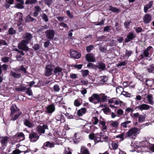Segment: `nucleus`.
<instances>
[{
    "label": "nucleus",
    "mask_w": 154,
    "mask_h": 154,
    "mask_svg": "<svg viewBox=\"0 0 154 154\" xmlns=\"http://www.w3.org/2000/svg\"><path fill=\"white\" fill-rule=\"evenodd\" d=\"M107 97L103 94H94L89 98L88 100L91 102L96 104L98 103H101L102 102H105Z\"/></svg>",
    "instance_id": "obj_1"
},
{
    "label": "nucleus",
    "mask_w": 154,
    "mask_h": 154,
    "mask_svg": "<svg viewBox=\"0 0 154 154\" xmlns=\"http://www.w3.org/2000/svg\"><path fill=\"white\" fill-rule=\"evenodd\" d=\"M10 110L11 116H12L14 114V115L11 118L12 120L14 121L17 120L22 114V112L19 111V109L17 108L15 105L13 104L10 108Z\"/></svg>",
    "instance_id": "obj_2"
},
{
    "label": "nucleus",
    "mask_w": 154,
    "mask_h": 154,
    "mask_svg": "<svg viewBox=\"0 0 154 154\" xmlns=\"http://www.w3.org/2000/svg\"><path fill=\"white\" fill-rule=\"evenodd\" d=\"M139 131L137 128H131L125 134V137L134 139L137 136V132Z\"/></svg>",
    "instance_id": "obj_3"
},
{
    "label": "nucleus",
    "mask_w": 154,
    "mask_h": 154,
    "mask_svg": "<svg viewBox=\"0 0 154 154\" xmlns=\"http://www.w3.org/2000/svg\"><path fill=\"white\" fill-rule=\"evenodd\" d=\"M29 44L28 42L26 41L23 40L19 43L18 47L19 49L23 50V51H29V48L27 46Z\"/></svg>",
    "instance_id": "obj_4"
},
{
    "label": "nucleus",
    "mask_w": 154,
    "mask_h": 154,
    "mask_svg": "<svg viewBox=\"0 0 154 154\" xmlns=\"http://www.w3.org/2000/svg\"><path fill=\"white\" fill-rule=\"evenodd\" d=\"M54 67L53 66L50 65H48L45 68V75L48 76L51 75L52 74V70Z\"/></svg>",
    "instance_id": "obj_5"
},
{
    "label": "nucleus",
    "mask_w": 154,
    "mask_h": 154,
    "mask_svg": "<svg viewBox=\"0 0 154 154\" xmlns=\"http://www.w3.org/2000/svg\"><path fill=\"white\" fill-rule=\"evenodd\" d=\"M48 129V126L45 125H43L42 126L39 125L36 128V130L40 135L42 134H44L45 129Z\"/></svg>",
    "instance_id": "obj_6"
},
{
    "label": "nucleus",
    "mask_w": 154,
    "mask_h": 154,
    "mask_svg": "<svg viewBox=\"0 0 154 154\" xmlns=\"http://www.w3.org/2000/svg\"><path fill=\"white\" fill-rule=\"evenodd\" d=\"M55 34L54 31L52 29H48L45 32V35L47 38L49 39H52L54 38Z\"/></svg>",
    "instance_id": "obj_7"
},
{
    "label": "nucleus",
    "mask_w": 154,
    "mask_h": 154,
    "mask_svg": "<svg viewBox=\"0 0 154 154\" xmlns=\"http://www.w3.org/2000/svg\"><path fill=\"white\" fill-rule=\"evenodd\" d=\"M152 19L151 15L149 14H145L143 18V22L145 24L149 23Z\"/></svg>",
    "instance_id": "obj_8"
},
{
    "label": "nucleus",
    "mask_w": 154,
    "mask_h": 154,
    "mask_svg": "<svg viewBox=\"0 0 154 154\" xmlns=\"http://www.w3.org/2000/svg\"><path fill=\"white\" fill-rule=\"evenodd\" d=\"M39 138V136L35 132H32L29 134V138L32 142L36 141Z\"/></svg>",
    "instance_id": "obj_9"
},
{
    "label": "nucleus",
    "mask_w": 154,
    "mask_h": 154,
    "mask_svg": "<svg viewBox=\"0 0 154 154\" xmlns=\"http://www.w3.org/2000/svg\"><path fill=\"white\" fill-rule=\"evenodd\" d=\"M70 55L71 57L74 59H79L80 58L81 56L80 54L74 50L71 51Z\"/></svg>",
    "instance_id": "obj_10"
},
{
    "label": "nucleus",
    "mask_w": 154,
    "mask_h": 154,
    "mask_svg": "<svg viewBox=\"0 0 154 154\" xmlns=\"http://www.w3.org/2000/svg\"><path fill=\"white\" fill-rule=\"evenodd\" d=\"M135 37V35L133 32H129L127 35L126 38L125 39V42L127 43L132 40Z\"/></svg>",
    "instance_id": "obj_11"
},
{
    "label": "nucleus",
    "mask_w": 154,
    "mask_h": 154,
    "mask_svg": "<svg viewBox=\"0 0 154 154\" xmlns=\"http://www.w3.org/2000/svg\"><path fill=\"white\" fill-rule=\"evenodd\" d=\"M151 106L146 104H142L137 106V108L141 111L149 109Z\"/></svg>",
    "instance_id": "obj_12"
},
{
    "label": "nucleus",
    "mask_w": 154,
    "mask_h": 154,
    "mask_svg": "<svg viewBox=\"0 0 154 154\" xmlns=\"http://www.w3.org/2000/svg\"><path fill=\"white\" fill-rule=\"evenodd\" d=\"M23 36V38L25 39L24 40L28 42L29 43V42L31 41L32 38V34L28 32H26L24 33Z\"/></svg>",
    "instance_id": "obj_13"
},
{
    "label": "nucleus",
    "mask_w": 154,
    "mask_h": 154,
    "mask_svg": "<svg viewBox=\"0 0 154 154\" xmlns=\"http://www.w3.org/2000/svg\"><path fill=\"white\" fill-rule=\"evenodd\" d=\"M86 60L89 62H94L95 61V58L94 55L91 54H88L85 56Z\"/></svg>",
    "instance_id": "obj_14"
},
{
    "label": "nucleus",
    "mask_w": 154,
    "mask_h": 154,
    "mask_svg": "<svg viewBox=\"0 0 154 154\" xmlns=\"http://www.w3.org/2000/svg\"><path fill=\"white\" fill-rule=\"evenodd\" d=\"M55 110V108L53 105L51 104L48 105L46 107V112L48 113H51L53 112Z\"/></svg>",
    "instance_id": "obj_15"
},
{
    "label": "nucleus",
    "mask_w": 154,
    "mask_h": 154,
    "mask_svg": "<svg viewBox=\"0 0 154 154\" xmlns=\"http://www.w3.org/2000/svg\"><path fill=\"white\" fill-rule=\"evenodd\" d=\"M147 143H148L146 142H141L140 143L139 145H138L137 146V148L140 149V148H141V150L139 149H138V150L139 151H140L141 152H143V150H142V148H143V147H146L147 146Z\"/></svg>",
    "instance_id": "obj_16"
},
{
    "label": "nucleus",
    "mask_w": 154,
    "mask_h": 154,
    "mask_svg": "<svg viewBox=\"0 0 154 154\" xmlns=\"http://www.w3.org/2000/svg\"><path fill=\"white\" fill-rule=\"evenodd\" d=\"M86 110V109L85 108H81L77 111V114L78 116H81L85 113Z\"/></svg>",
    "instance_id": "obj_17"
},
{
    "label": "nucleus",
    "mask_w": 154,
    "mask_h": 154,
    "mask_svg": "<svg viewBox=\"0 0 154 154\" xmlns=\"http://www.w3.org/2000/svg\"><path fill=\"white\" fill-rule=\"evenodd\" d=\"M23 123L24 125L29 128H32L34 126L33 123L31 122L27 119H24L23 120Z\"/></svg>",
    "instance_id": "obj_18"
},
{
    "label": "nucleus",
    "mask_w": 154,
    "mask_h": 154,
    "mask_svg": "<svg viewBox=\"0 0 154 154\" xmlns=\"http://www.w3.org/2000/svg\"><path fill=\"white\" fill-rule=\"evenodd\" d=\"M153 4V1H150L148 4L146 5L144 8V11L145 13L147 12L148 10L152 7Z\"/></svg>",
    "instance_id": "obj_19"
},
{
    "label": "nucleus",
    "mask_w": 154,
    "mask_h": 154,
    "mask_svg": "<svg viewBox=\"0 0 154 154\" xmlns=\"http://www.w3.org/2000/svg\"><path fill=\"white\" fill-rule=\"evenodd\" d=\"M151 49H152V47L149 46L146 49L144 50L143 51V54L145 57H148L149 56V51Z\"/></svg>",
    "instance_id": "obj_20"
},
{
    "label": "nucleus",
    "mask_w": 154,
    "mask_h": 154,
    "mask_svg": "<svg viewBox=\"0 0 154 154\" xmlns=\"http://www.w3.org/2000/svg\"><path fill=\"white\" fill-rule=\"evenodd\" d=\"M81 153L80 154H90L89 151L85 146H82L81 148Z\"/></svg>",
    "instance_id": "obj_21"
},
{
    "label": "nucleus",
    "mask_w": 154,
    "mask_h": 154,
    "mask_svg": "<svg viewBox=\"0 0 154 154\" xmlns=\"http://www.w3.org/2000/svg\"><path fill=\"white\" fill-rule=\"evenodd\" d=\"M96 67L102 70H104L106 68V66L104 63L102 62H100L96 66Z\"/></svg>",
    "instance_id": "obj_22"
},
{
    "label": "nucleus",
    "mask_w": 154,
    "mask_h": 154,
    "mask_svg": "<svg viewBox=\"0 0 154 154\" xmlns=\"http://www.w3.org/2000/svg\"><path fill=\"white\" fill-rule=\"evenodd\" d=\"M16 17H15V19L19 22H21L22 20L23 15L20 12H18L16 14Z\"/></svg>",
    "instance_id": "obj_23"
},
{
    "label": "nucleus",
    "mask_w": 154,
    "mask_h": 154,
    "mask_svg": "<svg viewBox=\"0 0 154 154\" xmlns=\"http://www.w3.org/2000/svg\"><path fill=\"white\" fill-rule=\"evenodd\" d=\"M99 124L101 126L102 130L104 131L107 129V126L104 121L100 120L99 121Z\"/></svg>",
    "instance_id": "obj_24"
},
{
    "label": "nucleus",
    "mask_w": 154,
    "mask_h": 154,
    "mask_svg": "<svg viewBox=\"0 0 154 154\" xmlns=\"http://www.w3.org/2000/svg\"><path fill=\"white\" fill-rule=\"evenodd\" d=\"M148 100L150 104L153 105L154 102L153 100V97L152 95H148L147 97Z\"/></svg>",
    "instance_id": "obj_25"
},
{
    "label": "nucleus",
    "mask_w": 154,
    "mask_h": 154,
    "mask_svg": "<svg viewBox=\"0 0 154 154\" xmlns=\"http://www.w3.org/2000/svg\"><path fill=\"white\" fill-rule=\"evenodd\" d=\"M62 69L60 67H57L55 68L54 72L55 74H59L60 73H62Z\"/></svg>",
    "instance_id": "obj_26"
},
{
    "label": "nucleus",
    "mask_w": 154,
    "mask_h": 154,
    "mask_svg": "<svg viewBox=\"0 0 154 154\" xmlns=\"http://www.w3.org/2000/svg\"><path fill=\"white\" fill-rule=\"evenodd\" d=\"M80 134L79 133H76L74 135V137L75 138V140H73L74 143H77L80 141V139H79Z\"/></svg>",
    "instance_id": "obj_27"
},
{
    "label": "nucleus",
    "mask_w": 154,
    "mask_h": 154,
    "mask_svg": "<svg viewBox=\"0 0 154 154\" xmlns=\"http://www.w3.org/2000/svg\"><path fill=\"white\" fill-rule=\"evenodd\" d=\"M147 70L149 73H154V64H153L149 65L147 68Z\"/></svg>",
    "instance_id": "obj_28"
},
{
    "label": "nucleus",
    "mask_w": 154,
    "mask_h": 154,
    "mask_svg": "<svg viewBox=\"0 0 154 154\" xmlns=\"http://www.w3.org/2000/svg\"><path fill=\"white\" fill-rule=\"evenodd\" d=\"M131 123V121H125L123 122L121 124V127L123 128H126L127 127L128 125Z\"/></svg>",
    "instance_id": "obj_29"
},
{
    "label": "nucleus",
    "mask_w": 154,
    "mask_h": 154,
    "mask_svg": "<svg viewBox=\"0 0 154 154\" xmlns=\"http://www.w3.org/2000/svg\"><path fill=\"white\" fill-rule=\"evenodd\" d=\"M146 115H140L138 118V121L140 123H142L145 121Z\"/></svg>",
    "instance_id": "obj_30"
},
{
    "label": "nucleus",
    "mask_w": 154,
    "mask_h": 154,
    "mask_svg": "<svg viewBox=\"0 0 154 154\" xmlns=\"http://www.w3.org/2000/svg\"><path fill=\"white\" fill-rule=\"evenodd\" d=\"M109 9L115 13H118L120 11V10L119 9L111 6H110L109 7Z\"/></svg>",
    "instance_id": "obj_31"
},
{
    "label": "nucleus",
    "mask_w": 154,
    "mask_h": 154,
    "mask_svg": "<svg viewBox=\"0 0 154 154\" xmlns=\"http://www.w3.org/2000/svg\"><path fill=\"white\" fill-rule=\"evenodd\" d=\"M11 74L13 77L16 78H19L21 76V74L20 73H16L13 71L11 72Z\"/></svg>",
    "instance_id": "obj_32"
},
{
    "label": "nucleus",
    "mask_w": 154,
    "mask_h": 154,
    "mask_svg": "<svg viewBox=\"0 0 154 154\" xmlns=\"http://www.w3.org/2000/svg\"><path fill=\"white\" fill-rule=\"evenodd\" d=\"M2 67L3 68V70L6 71L7 70L8 67V65L7 64H3L2 66L0 64V75L1 74L2 72Z\"/></svg>",
    "instance_id": "obj_33"
},
{
    "label": "nucleus",
    "mask_w": 154,
    "mask_h": 154,
    "mask_svg": "<svg viewBox=\"0 0 154 154\" xmlns=\"http://www.w3.org/2000/svg\"><path fill=\"white\" fill-rule=\"evenodd\" d=\"M44 146L46 147L52 148L54 147V145L53 143H51L49 141H48L44 143Z\"/></svg>",
    "instance_id": "obj_34"
},
{
    "label": "nucleus",
    "mask_w": 154,
    "mask_h": 154,
    "mask_svg": "<svg viewBox=\"0 0 154 154\" xmlns=\"http://www.w3.org/2000/svg\"><path fill=\"white\" fill-rule=\"evenodd\" d=\"M74 104L75 106H79L82 104V101L76 99L74 101Z\"/></svg>",
    "instance_id": "obj_35"
},
{
    "label": "nucleus",
    "mask_w": 154,
    "mask_h": 154,
    "mask_svg": "<svg viewBox=\"0 0 154 154\" xmlns=\"http://www.w3.org/2000/svg\"><path fill=\"white\" fill-rule=\"evenodd\" d=\"M110 125L112 127L114 128H116L119 125V123L117 121H112Z\"/></svg>",
    "instance_id": "obj_36"
},
{
    "label": "nucleus",
    "mask_w": 154,
    "mask_h": 154,
    "mask_svg": "<svg viewBox=\"0 0 154 154\" xmlns=\"http://www.w3.org/2000/svg\"><path fill=\"white\" fill-rule=\"evenodd\" d=\"M92 122L93 124L94 125H96L98 124L99 122V121L97 117H93L92 119Z\"/></svg>",
    "instance_id": "obj_37"
},
{
    "label": "nucleus",
    "mask_w": 154,
    "mask_h": 154,
    "mask_svg": "<svg viewBox=\"0 0 154 154\" xmlns=\"http://www.w3.org/2000/svg\"><path fill=\"white\" fill-rule=\"evenodd\" d=\"M26 89V87L21 86L20 87H16L15 88V90L17 91H23Z\"/></svg>",
    "instance_id": "obj_38"
},
{
    "label": "nucleus",
    "mask_w": 154,
    "mask_h": 154,
    "mask_svg": "<svg viewBox=\"0 0 154 154\" xmlns=\"http://www.w3.org/2000/svg\"><path fill=\"white\" fill-rule=\"evenodd\" d=\"M37 2V0H26L25 2L26 4H35Z\"/></svg>",
    "instance_id": "obj_39"
},
{
    "label": "nucleus",
    "mask_w": 154,
    "mask_h": 154,
    "mask_svg": "<svg viewBox=\"0 0 154 154\" xmlns=\"http://www.w3.org/2000/svg\"><path fill=\"white\" fill-rule=\"evenodd\" d=\"M26 93L29 96L32 95V92L31 88H28L26 89Z\"/></svg>",
    "instance_id": "obj_40"
},
{
    "label": "nucleus",
    "mask_w": 154,
    "mask_h": 154,
    "mask_svg": "<svg viewBox=\"0 0 154 154\" xmlns=\"http://www.w3.org/2000/svg\"><path fill=\"white\" fill-rule=\"evenodd\" d=\"M8 139V138L7 137H3L2 140L1 142V143L2 144V145H4L6 143H7Z\"/></svg>",
    "instance_id": "obj_41"
},
{
    "label": "nucleus",
    "mask_w": 154,
    "mask_h": 154,
    "mask_svg": "<svg viewBox=\"0 0 154 154\" xmlns=\"http://www.w3.org/2000/svg\"><path fill=\"white\" fill-rule=\"evenodd\" d=\"M24 4L18 3L16 5L15 4V5L14 6V7L15 8H17L18 9H22L23 8V5Z\"/></svg>",
    "instance_id": "obj_42"
},
{
    "label": "nucleus",
    "mask_w": 154,
    "mask_h": 154,
    "mask_svg": "<svg viewBox=\"0 0 154 154\" xmlns=\"http://www.w3.org/2000/svg\"><path fill=\"white\" fill-rule=\"evenodd\" d=\"M15 32V30L13 28L11 27L9 29L8 33L9 34L12 35L14 34Z\"/></svg>",
    "instance_id": "obj_43"
},
{
    "label": "nucleus",
    "mask_w": 154,
    "mask_h": 154,
    "mask_svg": "<svg viewBox=\"0 0 154 154\" xmlns=\"http://www.w3.org/2000/svg\"><path fill=\"white\" fill-rule=\"evenodd\" d=\"M121 94L126 97H130L131 95V94H130L123 91H122V93H121Z\"/></svg>",
    "instance_id": "obj_44"
},
{
    "label": "nucleus",
    "mask_w": 154,
    "mask_h": 154,
    "mask_svg": "<svg viewBox=\"0 0 154 154\" xmlns=\"http://www.w3.org/2000/svg\"><path fill=\"white\" fill-rule=\"evenodd\" d=\"M53 88L54 91L57 92L59 91L60 90L59 86L57 85H55L54 86Z\"/></svg>",
    "instance_id": "obj_45"
},
{
    "label": "nucleus",
    "mask_w": 154,
    "mask_h": 154,
    "mask_svg": "<svg viewBox=\"0 0 154 154\" xmlns=\"http://www.w3.org/2000/svg\"><path fill=\"white\" fill-rule=\"evenodd\" d=\"M83 66L82 64H75V65H73L72 66H73L75 68H77L78 69H81L82 66Z\"/></svg>",
    "instance_id": "obj_46"
},
{
    "label": "nucleus",
    "mask_w": 154,
    "mask_h": 154,
    "mask_svg": "<svg viewBox=\"0 0 154 154\" xmlns=\"http://www.w3.org/2000/svg\"><path fill=\"white\" fill-rule=\"evenodd\" d=\"M26 20L27 21L30 22L34 21L35 20V19L32 17L30 16H28L26 17Z\"/></svg>",
    "instance_id": "obj_47"
},
{
    "label": "nucleus",
    "mask_w": 154,
    "mask_h": 154,
    "mask_svg": "<svg viewBox=\"0 0 154 154\" xmlns=\"http://www.w3.org/2000/svg\"><path fill=\"white\" fill-rule=\"evenodd\" d=\"M89 73V71L88 70H85L82 72V74L83 77H86Z\"/></svg>",
    "instance_id": "obj_48"
},
{
    "label": "nucleus",
    "mask_w": 154,
    "mask_h": 154,
    "mask_svg": "<svg viewBox=\"0 0 154 154\" xmlns=\"http://www.w3.org/2000/svg\"><path fill=\"white\" fill-rule=\"evenodd\" d=\"M42 17V19L46 22H47L48 21V16L45 14H43Z\"/></svg>",
    "instance_id": "obj_49"
},
{
    "label": "nucleus",
    "mask_w": 154,
    "mask_h": 154,
    "mask_svg": "<svg viewBox=\"0 0 154 154\" xmlns=\"http://www.w3.org/2000/svg\"><path fill=\"white\" fill-rule=\"evenodd\" d=\"M1 60L4 63H5L8 62L9 60V58L8 57H4L2 58Z\"/></svg>",
    "instance_id": "obj_50"
},
{
    "label": "nucleus",
    "mask_w": 154,
    "mask_h": 154,
    "mask_svg": "<svg viewBox=\"0 0 154 154\" xmlns=\"http://www.w3.org/2000/svg\"><path fill=\"white\" fill-rule=\"evenodd\" d=\"M89 137L91 140H94L96 137V136L94 133H92L89 135Z\"/></svg>",
    "instance_id": "obj_51"
},
{
    "label": "nucleus",
    "mask_w": 154,
    "mask_h": 154,
    "mask_svg": "<svg viewBox=\"0 0 154 154\" xmlns=\"http://www.w3.org/2000/svg\"><path fill=\"white\" fill-rule=\"evenodd\" d=\"M0 45H5L7 46L8 44L6 42L3 40H0Z\"/></svg>",
    "instance_id": "obj_52"
},
{
    "label": "nucleus",
    "mask_w": 154,
    "mask_h": 154,
    "mask_svg": "<svg viewBox=\"0 0 154 154\" xmlns=\"http://www.w3.org/2000/svg\"><path fill=\"white\" fill-rule=\"evenodd\" d=\"M123 90V88L122 87H119L116 88V92L117 93H122V91Z\"/></svg>",
    "instance_id": "obj_53"
},
{
    "label": "nucleus",
    "mask_w": 154,
    "mask_h": 154,
    "mask_svg": "<svg viewBox=\"0 0 154 154\" xmlns=\"http://www.w3.org/2000/svg\"><path fill=\"white\" fill-rule=\"evenodd\" d=\"M103 110V112L106 114H107L110 112V109L108 107H105Z\"/></svg>",
    "instance_id": "obj_54"
},
{
    "label": "nucleus",
    "mask_w": 154,
    "mask_h": 154,
    "mask_svg": "<svg viewBox=\"0 0 154 154\" xmlns=\"http://www.w3.org/2000/svg\"><path fill=\"white\" fill-rule=\"evenodd\" d=\"M101 137H95V138L94 140V141L95 143H98L100 142H103V140L101 141Z\"/></svg>",
    "instance_id": "obj_55"
},
{
    "label": "nucleus",
    "mask_w": 154,
    "mask_h": 154,
    "mask_svg": "<svg viewBox=\"0 0 154 154\" xmlns=\"http://www.w3.org/2000/svg\"><path fill=\"white\" fill-rule=\"evenodd\" d=\"M132 51H128L127 50H126L125 55L126 56H128V57L130 56L132 53Z\"/></svg>",
    "instance_id": "obj_56"
},
{
    "label": "nucleus",
    "mask_w": 154,
    "mask_h": 154,
    "mask_svg": "<svg viewBox=\"0 0 154 154\" xmlns=\"http://www.w3.org/2000/svg\"><path fill=\"white\" fill-rule=\"evenodd\" d=\"M125 136V133L124 132L122 133L121 134H119L116 136L117 138H120L121 139L123 140L124 136Z\"/></svg>",
    "instance_id": "obj_57"
},
{
    "label": "nucleus",
    "mask_w": 154,
    "mask_h": 154,
    "mask_svg": "<svg viewBox=\"0 0 154 154\" xmlns=\"http://www.w3.org/2000/svg\"><path fill=\"white\" fill-rule=\"evenodd\" d=\"M100 137H101V138L103 140H106L108 138V137L106 136H104L102 134V132H101L100 133Z\"/></svg>",
    "instance_id": "obj_58"
},
{
    "label": "nucleus",
    "mask_w": 154,
    "mask_h": 154,
    "mask_svg": "<svg viewBox=\"0 0 154 154\" xmlns=\"http://www.w3.org/2000/svg\"><path fill=\"white\" fill-rule=\"evenodd\" d=\"M93 46L92 45L87 47L86 48V50L87 52H90L91 50L93 48Z\"/></svg>",
    "instance_id": "obj_59"
},
{
    "label": "nucleus",
    "mask_w": 154,
    "mask_h": 154,
    "mask_svg": "<svg viewBox=\"0 0 154 154\" xmlns=\"http://www.w3.org/2000/svg\"><path fill=\"white\" fill-rule=\"evenodd\" d=\"M18 71H21L23 72L24 73H26V69L23 66H22L20 67V69L18 70Z\"/></svg>",
    "instance_id": "obj_60"
},
{
    "label": "nucleus",
    "mask_w": 154,
    "mask_h": 154,
    "mask_svg": "<svg viewBox=\"0 0 154 154\" xmlns=\"http://www.w3.org/2000/svg\"><path fill=\"white\" fill-rule=\"evenodd\" d=\"M123 111L122 109H118L117 112V114L119 115H121L123 114Z\"/></svg>",
    "instance_id": "obj_61"
},
{
    "label": "nucleus",
    "mask_w": 154,
    "mask_h": 154,
    "mask_svg": "<svg viewBox=\"0 0 154 154\" xmlns=\"http://www.w3.org/2000/svg\"><path fill=\"white\" fill-rule=\"evenodd\" d=\"M122 103H123V102L119 100H115V104H116V105H118L120 104H121Z\"/></svg>",
    "instance_id": "obj_62"
},
{
    "label": "nucleus",
    "mask_w": 154,
    "mask_h": 154,
    "mask_svg": "<svg viewBox=\"0 0 154 154\" xmlns=\"http://www.w3.org/2000/svg\"><path fill=\"white\" fill-rule=\"evenodd\" d=\"M35 11L38 13L40 11L41 9L38 6H36L35 7Z\"/></svg>",
    "instance_id": "obj_63"
},
{
    "label": "nucleus",
    "mask_w": 154,
    "mask_h": 154,
    "mask_svg": "<svg viewBox=\"0 0 154 154\" xmlns=\"http://www.w3.org/2000/svg\"><path fill=\"white\" fill-rule=\"evenodd\" d=\"M33 49L35 50H38L39 48V45L37 44H35L33 47Z\"/></svg>",
    "instance_id": "obj_64"
}]
</instances>
